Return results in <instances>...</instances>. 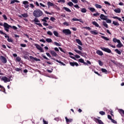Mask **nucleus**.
<instances>
[{"label": "nucleus", "instance_id": "nucleus-1", "mask_svg": "<svg viewBox=\"0 0 124 124\" xmlns=\"http://www.w3.org/2000/svg\"><path fill=\"white\" fill-rule=\"evenodd\" d=\"M33 15L35 18H39L43 15V12L40 9H36L33 12Z\"/></svg>", "mask_w": 124, "mask_h": 124}, {"label": "nucleus", "instance_id": "nucleus-2", "mask_svg": "<svg viewBox=\"0 0 124 124\" xmlns=\"http://www.w3.org/2000/svg\"><path fill=\"white\" fill-rule=\"evenodd\" d=\"M3 27L4 28V31H7V32H8L9 31L10 28H12V26L11 25H9L8 24H7L6 22L4 23Z\"/></svg>", "mask_w": 124, "mask_h": 124}, {"label": "nucleus", "instance_id": "nucleus-3", "mask_svg": "<svg viewBox=\"0 0 124 124\" xmlns=\"http://www.w3.org/2000/svg\"><path fill=\"white\" fill-rule=\"evenodd\" d=\"M62 33H64L65 35H71V31L69 29H64L62 30Z\"/></svg>", "mask_w": 124, "mask_h": 124}, {"label": "nucleus", "instance_id": "nucleus-4", "mask_svg": "<svg viewBox=\"0 0 124 124\" xmlns=\"http://www.w3.org/2000/svg\"><path fill=\"white\" fill-rule=\"evenodd\" d=\"M100 49H101L102 51L106 52L107 53H108L109 54H113V53H112V51L109 48H105L104 47H101Z\"/></svg>", "mask_w": 124, "mask_h": 124}, {"label": "nucleus", "instance_id": "nucleus-5", "mask_svg": "<svg viewBox=\"0 0 124 124\" xmlns=\"http://www.w3.org/2000/svg\"><path fill=\"white\" fill-rule=\"evenodd\" d=\"M34 46H35L36 48H37V49L38 50H39L40 52L41 53H44V50H43V48H42L39 45L37 44H35L34 45Z\"/></svg>", "mask_w": 124, "mask_h": 124}, {"label": "nucleus", "instance_id": "nucleus-6", "mask_svg": "<svg viewBox=\"0 0 124 124\" xmlns=\"http://www.w3.org/2000/svg\"><path fill=\"white\" fill-rule=\"evenodd\" d=\"M0 60L3 63H6L7 62V60L2 55L0 57Z\"/></svg>", "mask_w": 124, "mask_h": 124}, {"label": "nucleus", "instance_id": "nucleus-7", "mask_svg": "<svg viewBox=\"0 0 124 124\" xmlns=\"http://www.w3.org/2000/svg\"><path fill=\"white\" fill-rule=\"evenodd\" d=\"M51 60H53V61H55V62H58L59 63H61L62 65L63 66H65L66 64L64 63L63 62H62L61 61H59L55 58H51Z\"/></svg>", "mask_w": 124, "mask_h": 124}, {"label": "nucleus", "instance_id": "nucleus-8", "mask_svg": "<svg viewBox=\"0 0 124 124\" xmlns=\"http://www.w3.org/2000/svg\"><path fill=\"white\" fill-rule=\"evenodd\" d=\"M2 81H4V83H6V82H10V79L6 77H2L1 78Z\"/></svg>", "mask_w": 124, "mask_h": 124}, {"label": "nucleus", "instance_id": "nucleus-9", "mask_svg": "<svg viewBox=\"0 0 124 124\" xmlns=\"http://www.w3.org/2000/svg\"><path fill=\"white\" fill-rule=\"evenodd\" d=\"M22 3H23V4L24 5V7L26 9L28 8V9H29V1H23L22 2Z\"/></svg>", "mask_w": 124, "mask_h": 124}, {"label": "nucleus", "instance_id": "nucleus-10", "mask_svg": "<svg viewBox=\"0 0 124 124\" xmlns=\"http://www.w3.org/2000/svg\"><path fill=\"white\" fill-rule=\"evenodd\" d=\"M50 53L52 57H59V55L56 52L54 51V50H50Z\"/></svg>", "mask_w": 124, "mask_h": 124}, {"label": "nucleus", "instance_id": "nucleus-11", "mask_svg": "<svg viewBox=\"0 0 124 124\" xmlns=\"http://www.w3.org/2000/svg\"><path fill=\"white\" fill-rule=\"evenodd\" d=\"M100 18L101 20H104V21H105V20H107L108 16H105L103 14H101L100 16Z\"/></svg>", "mask_w": 124, "mask_h": 124}, {"label": "nucleus", "instance_id": "nucleus-12", "mask_svg": "<svg viewBox=\"0 0 124 124\" xmlns=\"http://www.w3.org/2000/svg\"><path fill=\"white\" fill-rule=\"evenodd\" d=\"M71 66H79V64L77 62H69Z\"/></svg>", "mask_w": 124, "mask_h": 124}, {"label": "nucleus", "instance_id": "nucleus-13", "mask_svg": "<svg viewBox=\"0 0 124 124\" xmlns=\"http://www.w3.org/2000/svg\"><path fill=\"white\" fill-rule=\"evenodd\" d=\"M78 62H81V63H83L84 65H88V63L87 62H85V61L84 59L80 58L78 61Z\"/></svg>", "mask_w": 124, "mask_h": 124}, {"label": "nucleus", "instance_id": "nucleus-14", "mask_svg": "<svg viewBox=\"0 0 124 124\" xmlns=\"http://www.w3.org/2000/svg\"><path fill=\"white\" fill-rule=\"evenodd\" d=\"M30 59L31 60H33L34 61H36V62H40V59L34 58L31 56H30Z\"/></svg>", "mask_w": 124, "mask_h": 124}, {"label": "nucleus", "instance_id": "nucleus-15", "mask_svg": "<svg viewBox=\"0 0 124 124\" xmlns=\"http://www.w3.org/2000/svg\"><path fill=\"white\" fill-rule=\"evenodd\" d=\"M74 51L76 52V53H77V54H79V55H80V56H82V55L85 54V53H82V51L80 50H78L77 49H74Z\"/></svg>", "mask_w": 124, "mask_h": 124}, {"label": "nucleus", "instance_id": "nucleus-16", "mask_svg": "<svg viewBox=\"0 0 124 124\" xmlns=\"http://www.w3.org/2000/svg\"><path fill=\"white\" fill-rule=\"evenodd\" d=\"M118 112L121 114L122 117H124V110L122 109H118Z\"/></svg>", "mask_w": 124, "mask_h": 124}, {"label": "nucleus", "instance_id": "nucleus-17", "mask_svg": "<svg viewBox=\"0 0 124 124\" xmlns=\"http://www.w3.org/2000/svg\"><path fill=\"white\" fill-rule=\"evenodd\" d=\"M118 44H117V45L116 46V47H117V48H122V47L124 46V45H123V44L121 42V41H119V42H118Z\"/></svg>", "mask_w": 124, "mask_h": 124}, {"label": "nucleus", "instance_id": "nucleus-18", "mask_svg": "<svg viewBox=\"0 0 124 124\" xmlns=\"http://www.w3.org/2000/svg\"><path fill=\"white\" fill-rule=\"evenodd\" d=\"M0 33L1 34H3L4 35H5V38H8L9 37V36L7 35L6 33L3 32V31H2L1 30H0Z\"/></svg>", "mask_w": 124, "mask_h": 124}, {"label": "nucleus", "instance_id": "nucleus-19", "mask_svg": "<svg viewBox=\"0 0 124 124\" xmlns=\"http://www.w3.org/2000/svg\"><path fill=\"white\" fill-rule=\"evenodd\" d=\"M95 122L96 123H98L99 124H104V123H103L102 121H101L100 119H96L95 120Z\"/></svg>", "mask_w": 124, "mask_h": 124}, {"label": "nucleus", "instance_id": "nucleus-20", "mask_svg": "<svg viewBox=\"0 0 124 124\" xmlns=\"http://www.w3.org/2000/svg\"><path fill=\"white\" fill-rule=\"evenodd\" d=\"M65 119L66 120V123H72V121H73L72 119H69L68 118H67V117H65Z\"/></svg>", "mask_w": 124, "mask_h": 124}, {"label": "nucleus", "instance_id": "nucleus-21", "mask_svg": "<svg viewBox=\"0 0 124 124\" xmlns=\"http://www.w3.org/2000/svg\"><path fill=\"white\" fill-rule=\"evenodd\" d=\"M76 42L77 43H78L79 45H80L81 46H83V44H82V42H81V40L79 39H76Z\"/></svg>", "mask_w": 124, "mask_h": 124}, {"label": "nucleus", "instance_id": "nucleus-22", "mask_svg": "<svg viewBox=\"0 0 124 124\" xmlns=\"http://www.w3.org/2000/svg\"><path fill=\"white\" fill-rule=\"evenodd\" d=\"M42 22H45V23H47V20H49V17H45L43 19H41Z\"/></svg>", "mask_w": 124, "mask_h": 124}, {"label": "nucleus", "instance_id": "nucleus-23", "mask_svg": "<svg viewBox=\"0 0 124 124\" xmlns=\"http://www.w3.org/2000/svg\"><path fill=\"white\" fill-rule=\"evenodd\" d=\"M47 5H48V8H50V6H54V3H53L50 1H48Z\"/></svg>", "mask_w": 124, "mask_h": 124}, {"label": "nucleus", "instance_id": "nucleus-24", "mask_svg": "<svg viewBox=\"0 0 124 124\" xmlns=\"http://www.w3.org/2000/svg\"><path fill=\"white\" fill-rule=\"evenodd\" d=\"M96 54H97V55H99V56H103V52H102V51L100 50H97L96 51Z\"/></svg>", "mask_w": 124, "mask_h": 124}, {"label": "nucleus", "instance_id": "nucleus-25", "mask_svg": "<svg viewBox=\"0 0 124 124\" xmlns=\"http://www.w3.org/2000/svg\"><path fill=\"white\" fill-rule=\"evenodd\" d=\"M112 18L113 19H117L118 21H120V22H123V20L121 17H119L118 16H113Z\"/></svg>", "mask_w": 124, "mask_h": 124}, {"label": "nucleus", "instance_id": "nucleus-26", "mask_svg": "<svg viewBox=\"0 0 124 124\" xmlns=\"http://www.w3.org/2000/svg\"><path fill=\"white\" fill-rule=\"evenodd\" d=\"M92 24H93V25L94 26H95L97 28H98V27H99V25L97 23V22H96L95 21H93L92 22Z\"/></svg>", "mask_w": 124, "mask_h": 124}, {"label": "nucleus", "instance_id": "nucleus-27", "mask_svg": "<svg viewBox=\"0 0 124 124\" xmlns=\"http://www.w3.org/2000/svg\"><path fill=\"white\" fill-rule=\"evenodd\" d=\"M63 9H64L67 12H71V10L67 7H63Z\"/></svg>", "mask_w": 124, "mask_h": 124}, {"label": "nucleus", "instance_id": "nucleus-28", "mask_svg": "<svg viewBox=\"0 0 124 124\" xmlns=\"http://www.w3.org/2000/svg\"><path fill=\"white\" fill-rule=\"evenodd\" d=\"M15 2H17V3H19L20 1L18 0H13L11 1L10 4H13Z\"/></svg>", "mask_w": 124, "mask_h": 124}, {"label": "nucleus", "instance_id": "nucleus-29", "mask_svg": "<svg viewBox=\"0 0 124 124\" xmlns=\"http://www.w3.org/2000/svg\"><path fill=\"white\" fill-rule=\"evenodd\" d=\"M90 32L91 33H92V34H93L94 35H96L97 34H98V32H96V31H91Z\"/></svg>", "mask_w": 124, "mask_h": 124}, {"label": "nucleus", "instance_id": "nucleus-30", "mask_svg": "<svg viewBox=\"0 0 124 124\" xmlns=\"http://www.w3.org/2000/svg\"><path fill=\"white\" fill-rule=\"evenodd\" d=\"M112 41H113V42L114 43H118V42H120V40H118L117 39V38H114L112 40Z\"/></svg>", "mask_w": 124, "mask_h": 124}, {"label": "nucleus", "instance_id": "nucleus-31", "mask_svg": "<svg viewBox=\"0 0 124 124\" xmlns=\"http://www.w3.org/2000/svg\"><path fill=\"white\" fill-rule=\"evenodd\" d=\"M114 11V12H115V13H121V9L117 8L116 9H115Z\"/></svg>", "mask_w": 124, "mask_h": 124}, {"label": "nucleus", "instance_id": "nucleus-32", "mask_svg": "<svg viewBox=\"0 0 124 124\" xmlns=\"http://www.w3.org/2000/svg\"><path fill=\"white\" fill-rule=\"evenodd\" d=\"M46 42H48V43H52V39L51 38H46Z\"/></svg>", "mask_w": 124, "mask_h": 124}, {"label": "nucleus", "instance_id": "nucleus-33", "mask_svg": "<svg viewBox=\"0 0 124 124\" xmlns=\"http://www.w3.org/2000/svg\"><path fill=\"white\" fill-rule=\"evenodd\" d=\"M112 24L114 26H120V23H119V22L115 21H113Z\"/></svg>", "mask_w": 124, "mask_h": 124}, {"label": "nucleus", "instance_id": "nucleus-34", "mask_svg": "<svg viewBox=\"0 0 124 124\" xmlns=\"http://www.w3.org/2000/svg\"><path fill=\"white\" fill-rule=\"evenodd\" d=\"M53 34H54L55 36H56V37H59V32L57 31H54Z\"/></svg>", "mask_w": 124, "mask_h": 124}, {"label": "nucleus", "instance_id": "nucleus-35", "mask_svg": "<svg viewBox=\"0 0 124 124\" xmlns=\"http://www.w3.org/2000/svg\"><path fill=\"white\" fill-rule=\"evenodd\" d=\"M38 17H35V18L33 20V21L35 22V23H40V21L38 20Z\"/></svg>", "mask_w": 124, "mask_h": 124}, {"label": "nucleus", "instance_id": "nucleus-36", "mask_svg": "<svg viewBox=\"0 0 124 124\" xmlns=\"http://www.w3.org/2000/svg\"><path fill=\"white\" fill-rule=\"evenodd\" d=\"M0 92H3V93H6V92H5V88L2 86V87L1 88V89L0 90Z\"/></svg>", "mask_w": 124, "mask_h": 124}, {"label": "nucleus", "instance_id": "nucleus-37", "mask_svg": "<svg viewBox=\"0 0 124 124\" xmlns=\"http://www.w3.org/2000/svg\"><path fill=\"white\" fill-rule=\"evenodd\" d=\"M89 10H90L91 12H95V9H94V8L90 7L89 8Z\"/></svg>", "mask_w": 124, "mask_h": 124}, {"label": "nucleus", "instance_id": "nucleus-38", "mask_svg": "<svg viewBox=\"0 0 124 124\" xmlns=\"http://www.w3.org/2000/svg\"><path fill=\"white\" fill-rule=\"evenodd\" d=\"M103 25L105 27V28H107V29H108V24L106 23L105 21L103 22Z\"/></svg>", "mask_w": 124, "mask_h": 124}, {"label": "nucleus", "instance_id": "nucleus-39", "mask_svg": "<svg viewBox=\"0 0 124 124\" xmlns=\"http://www.w3.org/2000/svg\"><path fill=\"white\" fill-rule=\"evenodd\" d=\"M67 5H69V6L72 7L73 6V5H74V4H73L72 2L70 1L68 3H67Z\"/></svg>", "mask_w": 124, "mask_h": 124}, {"label": "nucleus", "instance_id": "nucleus-40", "mask_svg": "<svg viewBox=\"0 0 124 124\" xmlns=\"http://www.w3.org/2000/svg\"><path fill=\"white\" fill-rule=\"evenodd\" d=\"M115 52H116V53L118 54V55H121V54H122V52H121V51L119 50V49L117 48L115 49Z\"/></svg>", "mask_w": 124, "mask_h": 124}, {"label": "nucleus", "instance_id": "nucleus-41", "mask_svg": "<svg viewBox=\"0 0 124 124\" xmlns=\"http://www.w3.org/2000/svg\"><path fill=\"white\" fill-rule=\"evenodd\" d=\"M95 6L96 7V8H102V6L98 4H95Z\"/></svg>", "mask_w": 124, "mask_h": 124}, {"label": "nucleus", "instance_id": "nucleus-42", "mask_svg": "<svg viewBox=\"0 0 124 124\" xmlns=\"http://www.w3.org/2000/svg\"><path fill=\"white\" fill-rule=\"evenodd\" d=\"M7 41H8V42H11L12 43H13V39H12L11 38H9V37L8 38H7Z\"/></svg>", "mask_w": 124, "mask_h": 124}, {"label": "nucleus", "instance_id": "nucleus-43", "mask_svg": "<svg viewBox=\"0 0 124 124\" xmlns=\"http://www.w3.org/2000/svg\"><path fill=\"white\" fill-rule=\"evenodd\" d=\"M101 71L103 73H107V70H106V69L102 68L101 69Z\"/></svg>", "mask_w": 124, "mask_h": 124}, {"label": "nucleus", "instance_id": "nucleus-44", "mask_svg": "<svg viewBox=\"0 0 124 124\" xmlns=\"http://www.w3.org/2000/svg\"><path fill=\"white\" fill-rule=\"evenodd\" d=\"M81 12L82 13H86V12H87V9H86V8H82V9L81 10Z\"/></svg>", "mask_w": 124, "mask_h": 124}, {"label": "nucleus", "instance_id": "nucleus-45", "mask_svg": "<svg viewBox=\"0 0 124 124\" xmlns=\"http://www.w3.org/2000/svg\"><path fill=\"white\" fill-rule=\"evenodd\" d=\"M102 38H103V39H105V40H107V41H109V38L107 37L102 36Z\"/></svg>", "mask_w": 124, "mask_h": 124}, {"label": "nucleus", "instance_id": "nucleus-46", "mask_svg": "<svg viewBox=\"0 0 124 124\" xmlns=\"http://www.w3.org/2000/svg\"><path fill=\"white\" fill-rule=\"evenodd\" d=\"M105 21H106L107 23L108 24H111L112 23V21L110 19H107V20H105Z\"/></svg>", "mask_w": 124, "mask_h": 124}, {"label": "nucleus", "instance_id": "nucleus-47", "mask_svg": "<svg viewBox=\"0 0 124 124\" xmlns=\"http://www.w3.org/2000/svg\"><path fill=\"white\" fill-rule=\"evenodd\" d=\"M16 61L18 62H21V58L20 57H16Z\"/></svg>", "mask_w": 124, "mask_h": 124}, {"label": "nucleus", "instance_id": "nucleus-48", "mask_svg": "<svg viewBox=\"0 0 124 124\" xmlns=\"http://www.w3.org/2000/svg\"><path fill=\"white\" fill-rule=\"evenodd\" d=\"M54 45H56V46H61V44H59L57 42H54Z\"/></svg>", "mask_w": 124, "mask_h": 124}, {"label": "nucleus", "instance_id": "nucleus-49", "mask_svg": "<svg viewBox=\"0 0 124 124\" xmlns=\"http://www.w3.org/2000/svg\"><path fill=\"white\" fill-rule=\"evenodd\" d=\"M99 114L100 115H101L102 116H104V115H105V112H104L103 111H101L99 112Z\"/></svg>", "mask_w": 124, "mask_h": 124}, {"label": "nucleus", "instance_id": "nucleus-50", "mask_svg": "<svg viewBox=\"0 0 124 124\" xmlns=\"http://www.w3.org/2000/svg\"><path fill=\"white\" fill-rule=\"evenodd\" d=\"M98 63L100 66H102V65H103V62H102L101 60L98 61Z\"/></svg>", "mask_w": 124, "mask_h": 124}, {"label": "nucleus", "instance_id": "nucleus-51", "mask_svg": "<svg viewBox=\"0 0 124 124\" xmlns=\"http://www.w3.org/2000/svg\"><path fill=\"white\" fill-rule=\"evenodd\" d=\"M21 15L24 18H28V14H22Z\"/></svg>", "mask_w": 124, "mask_h": 124}, {"label": "nucleus", "instance_id": "nucleus-52", "mask_svg": "<svg viewBox=\"0 0 124 124\" xmlns=\"http://www.w3.org/2000/svg\"><path fill=\"white\" fill-rule=\"evenodd\" d=\"M47 34H48V35H50V36L53 35V33H52V32H51V31H48L47 32Z\"/></svg>", "mask_w": 124, "mask_h": 124}, {"label": "nucleus", "instance_id": "nucleus-53", "mask_svg": "<svg viewBox=\"0 0 124 124\" xmlns=\"http://www.w3.org/2000/svg\"><path fill=\"white\" fill-rule=\"evenodd\" d=\"M58 2H59V3L62 2V3H64V2H65V0H58Z\"/></svg>", "mask_w": 124, "mask_h": 124}, {"label": "nucleus", "instance_id": "nucleus-54", "mask_svg": "<svg viewBox=\"0 0 124 124\" xmlns=\"http://www.w3.org/2000/svg\"><path fill=\"white\" fill-rule=\"evenodd\" d=\"M36 25H37V26H39V27H40L41 28H42L43 26H42V24L41 23H35Z\"/></svg>", "mask_w": 124, "mask_h": 124}, {"label": "nucleus", "instance_id": "nucleus-55", "mask_svg": "<svg viewBox=\"0 0 124 124\" xmlns=\"http://www.w3.org/2000/svg\"><path fill=\"white\" fill-rule=\"evenodd\" d=\"M15 70H16V71H17L18 72H19V71H21V70H22V69H21L19 68H15Z\"/></svg>", "mask_w": 124, "mask_h": 124}, {"label": "nucleus", "instance_id": "nucleus-56", "mask_svg": "<svg viewBox=\"0 0 124 124\" xmlns=\"http://www.w3.org/2000/svg\"><path fill=\"white\" fill-rule=\"evenodd\" d=\"M30 7H31L32 9H33V8H34V5H33V4L31 3L30 4Z\"/></svg>", "mask_w": 124, "mask_h": 124}, {"label": "nucleus", "instance_id": "nucleus-57", "mask_svg": "<svg viewBox=\"0 0 124 124\" xmlns=\"http://www.w3.org/2000/svg\"><path fill=\"white\" fill-rule=\"evenodd\" d=\"M43 122L44 124H48V121H46L44 119H43Z\"/></svg>", "mask_w": 124, "mask_h": 124}, {"label": "nucleus", "instance_id": "nucleus-58", "mask_svg": "<svg viewBox=\"0 0 124 124\" xmlns=\"http://www.w3.org/2000/svg\"><path fill=\"white\" fill-rule=\"evenodd\" d=\"M12 29H13L15 31H16V30H17V29H18V28L15 26H12Z\"/></svg>", "mask_w": 124, "mask_h": 124}, {"label": "nucleus", "instance_id": "nucleus-59", "mask_svg": "<svg viewBox=\"0 0 124 124\" xmlns=\"http://www.w3.org/2000/svg\"><path fill=\"white\" fill-rule=\"evenodd\" d=\"M104 3H105V4H108V5H109V6H110V5H111V3H109V2H108V1H105L104 2Z\"/></svg>", "mask_w": 124, "mask_h": 124}, {"label": "nucleus", "instance_id": "nucleus-60", "mask_svg": "<svg viewBox=\"0 0 124 124\" xmlns=\"http://www.w3.org/2000/svg\"><path fill=\"white\" fill-rule=\"evenodd\" d=\"M20 46L23 47H27V45L24 44H21Z\"/></svg>", "mask_w": 124, "mask_h": 124}, {"label": "nucleus", "instance_id": "nucleus-61", "mask_svg": "<svg viewBox=\"0 0 124 124\" xmlns=\"http://www.w3.org/2000/svg\"><path fill=\"white\" fill-rule=\"evenodd\" d=\"M93 16L94 17H96V16H99V13H96V14H93Z\"/></svg>", "mask_w": 124, "mask_h": 124}, {"label": "nucleus", "instance_id": "nucleus-62", "mask_svg": "<svg viewBox=\"0 0 124 124\" xmlns=\"http://www.w3.org/2000/svg\"><path fill=\"white\" fill-rule=\"evenodd\" d=\"M72 1L74 3H78V0H72Z\"/></svg>", "mask_w": 124, "mask_h": 124}, {"label": "nucleus", "instance_id": "nucleus-63", "mask_svg": "<svg viewBox=\"0 0 124 124\" xmlns=\"http://www.w3.org/2000/svg\"><path fill=\"white\" fill-rule=\"evenodd\" d=\"M111 123H113V124H117V121H115V120L113 119L111 120Z\"/></svg>", "mask_w": 124, "mask_h": 124}, {"label": "nucleus", "instance_id": "nucleus-64", "mask_svg": "<svg viewBox=\"0 0 124 124\" xmlns=\"http://www.w3.org/2000/svg\"><path fill=\"white\" fill-rule=\"evenodd\" d=\"M50 20L52 21V22H54L55 20H56V18H55L54 17H51L50 18Z\"/></svg>", "mask_w": 124, "mask_h": 124}]
</instances>
